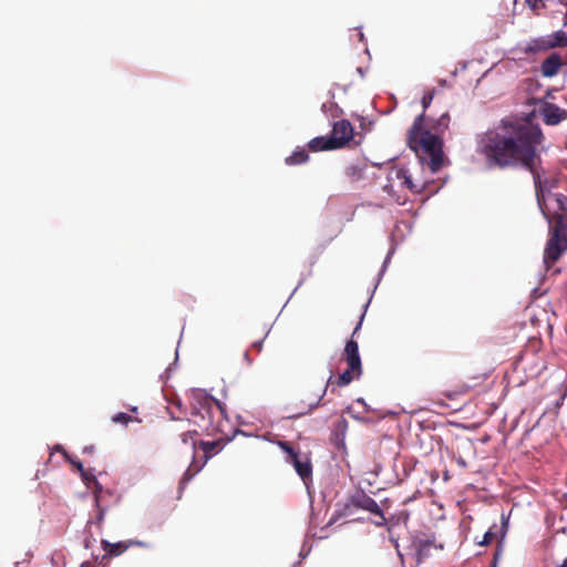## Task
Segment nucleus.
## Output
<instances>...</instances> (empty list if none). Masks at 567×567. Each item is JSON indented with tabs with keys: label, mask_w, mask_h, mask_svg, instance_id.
I'll use <instances>...</instances> for the list:
<instances>
[{
	"label": "nucleus",
	"mask_w": 567,
	"mask_h": 567,
	"mask_svg": "<svg viewBox=\"0 0 567 567\" xmlns=\"http://www.w3.org/2000/svg\"><path fill=\"white\" fill-rule=\"evenodd\" d=\"M544 141L539 126L530 123L502 121L495 130L477 138V153L489 165L499 168L523 167L534 179L537 204L549 224V238L544 250V264L554 266L567 250V197L554 195L556 209L551 214L546 205V179L538 147Z\"/></svg>",
	"instance_id": "obj_1"
},
{
	"label": "nucleus",
	"mask_w": 567,
	"mask_h": 567,
	"mask_svg": "<svg viewBox=\"0 0 567 567\" xmlns=\"http://www.w3.org/2000/svg\"><path fill=\"white\" fill-rule=\"evenodd\" d=\"M424 113L415 117L408 132V145L422 164L432 173L440 171L444 163L443 140L431 130L424 128Z\"/></svg>",
	"instance_id": "obj_2"
},
{
	"label": "nucleus",
	"mask_w": 567,
	"mask_h": 567,
	"mask_svg": "<svg viewBox=\"0 0 567 567\" xmlns=\"http://www.w3.org/2000/svg\"><path fill=\"white\" fill-rule=\"evenodd\" d=\"M192 422L206 435L224 433V423L227 422L226 408L218 400L202 390H194L190 394ZM188 425L190 420L185 421Z\"/></svg>",
	"instance_id": "obj_3"
},
{
	"label": "nucleus",
	"mask_w": 567,
	"mask_h": 567,
	"mask_svg": "<svg viewBox=\"0 0 567 567\" xmlns=\"http://www.w3.org/2000/svg\"><path fill=\"white\" fill-rule=\"evenodd\" d=\"M388 183L384 190L390 193L395 187L406 188L412 193L420 194L425 189L426 182L423 178L413 176L403 167H392L388 173Z\"/></svg>",
	"instance_id": "obj_4"
},
{
	"label": "nucleus",
	"mask_w": 567,
	"mask_h": 567,
	"mask_svg": "<svg viewBox=\"0 0 567 567\" xmlns=\"http://www.w3.org/2000/svg\"><path fill=\"white\" fill-rule=\"evenodd\" d=\"M567 47V33L558 30L550 35L532 39L525 44L519 45V50L525 54H536L555 48Z\"/></svg>",
	"instance_id": "obj_5"
},
{
	"label": "nucleus",
	"mask_w": 567,
	"mask_h": 567,
	"mask_svg": "<svg viewBox=\"0 0 567 567\" xmlns=\"http://www.w3.org/2000/svg\"><path fill=\"white\" fill-rule=\"evenodd\" d=\"M279 446L287 453L288 462L293 465L297 474L307 484V481L312 477V464L309 455L295 451L290 443L286 441L279 442Z\"/></svg>",
	"instance_id": "obj_6"
},
{
	"label": "nucleus",
	"mask_w": 567,
	"mask_h": 567,
	"mask_svg": "<svg viewBox=\"0 0 567 567\" xmlns=\"http://www.w3.org/2000/svg\"><path fill=\"white\" fill-rule=\"evenodd\" d=\"M361 374H362V370H351V368H349V367L337 378H334L331 374L327 381V384H326L322 393L318 396L317 401L315 403L309 404L308 411L300 412L296 416L303 415V414L312 411L315 408H317L330 386H332L334 384L338 386H347L353 380L359 379L361 377Z\"/></svg>",
	"instance_id": "obj_7"
},
{
	"label": "nucleus",
	"mask_w": 567,
	"mask_h": 567,
	"mask_svg": "<svg viewBox=\"0 0 567 567\" xmlns=\"http://www.w3.org/2000/svg\"><path fill=\"white\" fill-rule=\"evenodd\" d=\"M331 140L336 150L343 147L353 138V126L348 120H341L333 124Z\"/></svg>",
	"instance_id": "obj_8"
},
{
	"label": "nucleus",
	"mask_w": 567,
	"mask_h": 567,
	"mask_svg": "<svg viewBox=\"0 0 567 567\" xmlns=\"http://www.w3.org/2000/svg\"><path fill=\"white\" fill-rule=\"evenodd\" d=\"M352 504L358 508L365 509V511L379 516L378 519L374 520V524L377 526L385 525V517L383 515V512L380 508L379 504L372 497H370L365 494H361V495L354 496L352 498Z\"/></svg>",
	"instance_id": "obj_9"
},
{
	"label": "nucleus",
	"mask_w": 567,
	"mask_h": 567,
	"mask_svg": "<svg viewBox=\"0 0 567 567\" xmlns=\"http://www.w3.org/2000/svg\"><path fill=\"white\" fill-rule=\"evenodd\" d=\"M544 122L547 125H557L567 118V110L560 109L556 104L545 103L540 110Z\"/></svg>",
	"instance_id": "obj_10"
},
{
	"label": "nucleus",
	"mask_w": 567,
	"mask_h": 567,
	"mask_svg": "<svg viewBox=\"0 0 567 567\" xmlns=\"http://www.w3.org/2000/svg\"><path fill=\"white\" fill-rule=\"evenodd\" d=\"M342 359L347 362L348 367L351 370H362L361 358L359 354V346L358 342L353 339L347 341Z\"/></svg>",
	"instance_id": "obj_11"
},
{
	"label": "nucleus",
	"mask_w": 567,
	"mask_h": 567,
	"mask_svg": "<svg viewBox=\"0 0 567 567\" xmlns=\"http://www.w3.org/2000/svg\"><path fill=\"white\" fill-rule=\"evenodd\" d=\"M103 550L112 557H116L122 555L125 550H127L131 546H145L143 542L140 540H128V542H117L110 543L105 539L101 542Z\"/></svg>",
	"instance_id": "obj_12"
},
{
	"label": "nucleus",
	"mask_w": 567,
	"mask_h": 567,
	"mask_svg": "<svg viewBox=\"0 0 567 567\" xmlns=\"http://www.w3.org/2000/svg\"><path fill=\"white\" fill-rule=\"evenodd\" d=\"M563 64L560 54L554 52L542 62L540 73L545 78H553L558 74Z\"/></svg>",
	"instance_id": "obj_13"
},
{
	"label": "nucleus",
	"mask_w": 567,
	"mask_h": 567,
	"mask_svg": "<svg viewBox=\"0 0 567 567\" xmlns=\"http://www.w3.org/2000/svg\"><path fill=\"white\" fill-rule=\"evenodd\" d=\"M367 165L361 162H353L344 167V176L348 182L355 183L363 178Z\"/></svg>",
	"instance_id": "obj_14"
},
{
	"label": "nucleus",
	"mask_w": 567,
	"mask_h": 567,
	"mask_svg": "<svg viewBox=\"0 0 567 567\" xmlns=\"http://www.w3.org/2000/svg\"><path fill=\"white\" fill-rule=\"evenodd\" d=\"M334 145L330 136H317L308 143V147L312 152L332 151L336 150Z\"/></svg>",
	"instance_id": "obj_15"
},
{
	"label": "nucleus",
	"mask_w": 567,
	"mask_h": 567,
	"mask_svg": "<svg viewBox=\"0 0 567 567\" xmlns=\"http://www.w3.org/2000/svg\"><path fill=\"white\" fill-rule=\"evenodd\" d=\"M224 446L223 439L215 440V441H200L199 447L204 452L205 458L208 460L216 453H218Z\"/></svg>",
	"instance_id": "obj_16"
},
{
	"label": "nucleus",
	"mask_w": 567,
	"mask_h": 567,
	"mask_svg": "<svg viewBox=\"0 0 567 567\" xmlns=\"http://www.w3.org/2000/svg\"><path fill=\"white\" fill-rule=\"evenodd\" d=\"M309 159V154L305 148L298 147L292 152L290 156L286 158L287 165H300L306 163Z\"/></svg>",
	"instance_id": "obj_17"
},
{
	"label": "nucleus",
	"mask_w": 567,
	"mask_h": 567,
	"mask_svg": "<svg viewBox=\"0 0 567 567\" xmlns=\"http://www.w3.org/2000/svg\"><path fill=\"white\" fill-rule=\"evenodd\" d=\"M450 120V114L447 112L443 113L431 126V130L440 136V134L449 128Z\"/></svg>",
	"instance_id": "obj_18"
},
{
	"label": "nucleus",
	"mask_w": 567,
	"mask_h": 567,
	"mask_svg": "<svg viewBox=\"0 0 567 567\" xmlns=\"http://www.w3.org/2000/svg\"><path fill=\"white\" fill-rule=\"evenodd\" d=\"M433 546V543L430 540H421L417 544V563H421L422 559L429 556L430 549Z\"/></svg>",
	"instance_id": "obj_19"
},
{
	"label": "nucleus",
	"mask_w": 567,
	"mask_h": 567,
	"mask_svg": "<svg viewBox=\"0 0 567 567\" xmlns=\"http://www.w3.org/2000/svg\"><path fill=\"white\" fill-rule=\"evenodd\" d=\"M198 435V431L197 430H190V429H186L182 434H181V439H182V442L184 444H190L193 446V449L196 447V440L195 437Z\"/></svg>",
	"instance_id": "obj_20"
},
{
	"label": "nucleus",
	"mask_w": 567,
	"mask_h": 567,
	"mask_svg": "<svg viewBox=\"0 0 567 567\" xmlns=\"http://www.w3.org/2000/svg\"><path fill=\"white\" fill-rule=\"evenodd\" d=\"M96 508H97V514H96V520H95V524L97 525V527L100 529H102V525H103V520H104V516H105V513H106V508L103 507L100 503V495L96 493Z\"/></svg>",
	"instance_id": "obj_21"
},
{
	"label": "nucleus",
	"mask_w": 567,
	"mask_h": 567,
	"mask_svg": "<svg viewBox=\"0 0 567 567\" xmlns=\"http://www.w3.org/2000/svg\"><path fill=\"white\" fill-rule=\"evenodd\" d=\"M132 421H138L140 422L138 419H134L130 414L124 413V412H120V413H117V414L112 416V422H114V423H121V424L127 425Z\"/></svg>",
	"instance_id": "obj_22"
},
{
	"label": "nucleus",
	"mask_w": 567,
	"mask_h": 567,
	"mask_svg": "<svg viewBox=\"0 0 567 567\" xmlns=\"http://www.w3.org/2000/svg\"><path fill=\"white\" fill-rule=\"evenodd\" d=\"M494 538H495V533H493L492 529H489L484 534L483 539L480 540L477 544L480 546H487L493 542Z\"/></svg>",
	"instance_id": "obj_23"
},
{
	"label": "nucleus",
	"mask_w": 567,
	"mask_h": 567,
	"mask_svg": "<svg viewBox=\"0 0 567 567\" xmlns=\"http://www.w3.org/2000/svg\"><path fill=\"white\" fill-rule=\"evenodd\" d=\"M434 96V91L427 92L422 97V106L424 111L430 106Z\"/></svg>",
	"instance_id": "obj_24"
},
{
	"label": "nucleus",
	"mask_w": 567,
	"mask_h": 567,
	"mask_svg": "<svg viewBox=\"0 0 567 567\" xmlns=\"http://www.w3.org/2000/svg\"><path fill=\"white\" fill-rule=\"evenodd\" d=\"M91 481L94 483V498L96 499V493H97L100 495V501H101L102 492H103L102 485L96 481V478L94 476L90 477V480L86 482L89 483Z\"/></svg>",
	"instance_id": "obj_25"
},
{
	"label": "nucleus",
	"mask_w": 567,
	"mask_h": 567,
	"mask_svg": "<svg viewBox=\"0 0 567 567\" xmlns=\"http://www.w3.org/2000/svg\"><path fill=\"white\" fill-rule=\"evenodd\" d=\"M194 474L195 473H192L190 467L187 468L181 480V487H184L193 478Z\"/></svg>",
	"instance_id": "obj_26"
},
{
	"label": "nucleus",
	"mask_w": 567,
	"mask_h": 567,
	"mask_svg": "<svg viewBox=\"0 0 567 567\" xmlns=\"http://www.w3.org/2000/svg\"><path fill=\"white\" fill-rule=\"evenodd\" d=\"M501 553H502V547H501V544H498V546L493 555L492 564L489 567H497V563H498Z\"/></svg>",
	"instance_id": "obj_27"
},
{
	"label": "nucleus",
	"mask_w": 567,
	"mask_h": 567,
	"mask_svg": "<svg viewBox=\"0 0 567 567\" xmlns=\"http://www.w3.org/2000/svg\"><path fill=\"white\" fill-rule=\"evenodd\" d=\"M72 464L81 472L84 481H89L90 480V476L84 471L83 464L81 462H72Z\"/></svg>",
	"instance_id": "obj_28"
},
{
	"label": "nucleus",
	"mask_w": 567,
	"mask_h": 567,
	"mask_svg": "<svg viewBox=\"0 0 567 567\" xmlns=\"http://www.w3.org/2000/svg\"><path fill=\"white\" fill-rule=\"evenodd\" d=\"M542 0H526V2L528 3V6L532 8V9H536L538 7V3L540 2Z\"/></svg>",
	"instance_id": "obj_29"
},
{
	"label": "nucleus",
	"mask_w": 567,
	"mask_h": 567,
	"mask_svg": "<svg viewBox=\"0 0 567 567\" xmlns=\"http://www.w3.org/2000/svg\"><path fill=\"white\" fill-rule=\"evenodd\" d=\"M467 391H468V386L462 385L456 393L463 394V393H466Z\"/></svg>",
	"instance_id": "obj_30"
},
{
	"label": "nucleus",
	"mask_w": 567,
	"mask_h": 567,
	"mask_svg": "<svg viewBox=\"0 0 567 567\" xmlns=\"http://www.w3.org/2000/svg\"><path fill=\"white\" fill-rule=\"evenodd\" d=\"M361 327V321L357 324V327L354 328L353 330V333H352V337L358 332V330L360 329Z\"/></svg>",
	"instance_id": "obj_31"
},
{
	"label": "nucleus",
	"mask_w": 567,
	"mask_h": 567,
	"mask_svg": "<svg viewBox=\"0 0 567 567\" xmlns=\"http://www.w3.org/2000/svg\"><path fill=\"white\" fill-rule=\"evenodd\" d=\"M252 347L257 348L258 350L261 349V342H254Z\"/></svg>",
	"instance_id": "obj_32"
},
{
	"label": "nucleus",
	"mask_w": 567,
	"mask_h": 567,
	"mask_svg": "<svg viewBox=\"0 0 567 567\" xmlns=\"http://www.w3.org/2000/svg\"><path fill=\"white\" fill-rule=\"evenodd\" d=\"M558 567H567V557L563 560L561 565Z\"/></svg>",
	"instance_id": "obj_33"
},
{
	"label": "nucleus",
	"mask_w": 567,
	"mask_h": 567,
	"mask_svg": "<svg viewBox=\"0 0 567 567\" xmlns=\"http://www.w3.org/2000/svg\"><path fill=\"white\" fill-rule=\"evenodd\" d=\"M132 412H137V406H133L130 409Z\"/></svg>",
	"instance_id": "obj_34"
}]
</instances>
